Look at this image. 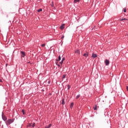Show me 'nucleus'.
<instances>
[{
    "mask_svg": "<svg viewBox=\"0 0 128 128\" xmlns=\"http://www.w3.org/2000/svg\"><path fill=\"white\" fill-rule=\"evenodd\" d=\"M0 82H2V79H0Z\"/></svg>",
    "mask_w": 128,
    "mask_h": 128,
    "instance_id": "obj_28",
    "label": "nucleus"
},
{
    "mask_svg": "<svg viewBox=\"0 0 128 128\" xmlns=\"http://www.w3.org/2000/svg\"><path fill=\"white\" fill-rule=\"evenodd\" d=\"M80 2V0H74V2L75 4H76V2Z\"/></svg>",
    "mask_w": 128,
    "mask_h": 128,
    "instance_id": "obj_14",
    "label": "nucleus"
},
{
    "mask_svg": "<svg viewBox=\"0 0 128 128\" xmlns=\"http://www.w3.org/2000/svg\"><path fill=\"white\" fill-rule=\"evenodd\" d=\"M64 38V36H62V37L61 38H62V40L63 38Z\"/></svg>",
    "mask_w": 128,
    "mask_h": 128,
    "instance_id": "obj_27",
    "label": "nucleus"
},
{
    "mask_svg": "<svg viewBox=\"0 0 128 128\" xmlns=\"http://www.w3.org/2000/svg\"><path fill=\"white\" fill-rule=\"evenodd\" d=\"M51 6H52V7L54 6V2H52Z\"/></svg>",
    "mask_w": 128,
    "mask_h": 128,
    "instance_id": "obj_20",
    "label": "nucleus"
},
{
    "mask_svg": "<svg viewBox=\"0 0 128 128\" xmlns=\"http://www.w3.org/2000/svg\"><path fill=\"white\" fill-rule=\"evenodd\" d=\"M62 104H64V99L62 100Z\"/></svg>",
    "mask_w": 128,
    "mask_h": 128,
    "instance_id": "obj_15",
    "label": "nucleus"
},
{
    "mask_svg": "<svg viewBox=\"0 0 128 128\" xmlns=\"http://www.w3.org/2000/svg\"><path fill=\"white\" fill-rule=\"evenodd\" d=\"M126 90L128 91V86H126Z\"/></svg>",
    "mask_w": 128,
    "mask_h": 128,
    "instance_id": "obj_30",
    "label": "nucleus"
},
{
    "mask_svg": "<svg viewBox=\"0 0 128 128\" xmlns=\"http://www.w3.org/2000/svg\"><path fill=\"white\" fill-rule=\"evenodd\" d=\"M14 122V119H8L6 122V126H10V124H12Z\"/></svg>",
    "mask_w": 128,
    "mask_h": 128,
    "instance_id": "obj_1",
    "label": "nucleus"
},
{
    "mask_svg": "<svg viewBox=\"0 0 128 128\" xmlns=\"http://www.w3.org/2000/svg\"><path fill=\"white\" fill-rule=\"evenodd\" d=\"M94 110H96V106L94 107Z\"/></svg>",
    "mask_w": 128,
    "mask_h": 128,
    "instance_id": "obj_21",
    "label": "nucleus"
},
{
    "mask_svg": "<svg viewBox=\"0 0 128 128\" xmlns=\"http://www.w3.org/2000/svg\"><path fill=\"white\" fill-rule=\"evenodd\" d=\"M50 126H52V124H50L48 126H46V128H50Z\"/></svg>",
    "mask_w": 128,
    "mask_h": 128,
    "instance_id": "obj_11",
    "label": "nucleus"
},
{
    "mask_svg": "<svg viewBox=\"0 0 128 128\" xmlns=\"http://www.w3.org/2000/svg\"><path fill=\"white\" fill-rule=\"evenodd\" d=\"M83 56H85V58H88V52H86V53L84 54Z\"/></svg>",
    "mask_w": 128,
    "mask_h": 128,
    "instance_id": "obj_6",
    "label": "nucleus"
},
{
    "mask_svg": "<svg viewBox=\"0 0 128 128\" xmlns=\"http://www.w3.org/2000/svg\"><path fill=\"white\" fill-rule=\"evenodd\" d=\"M34 126H36V123H34L32 125V128H34Z\"/></svg>",
    "mask_w": 128,
    "mask_h": 128,
    "instance_id": "obj_22",
    "label": "nucleus"
},
{
    "mask_svg": "<svg viewBox=\"0 0 128 128\" xmlns=\"http://www.w3.org/2000/svg\"><path fill=\"white\" fill-rule=\"evenodd\" d=\"M122 20H128V19L125 18H122V19H120V22H122Z\"/></svg>",
    "mask_w": 128,
    "mask_h": 128,
    "instance_id": "obj_9",
    "label": "nucleus"
},
{
    "mask_svg": "<svg viewBox=\"0 0 128 128\" xmlns=\"http://www.w3.org/2000/svg\"><path fill=\"white\" fill-rule=\"evenodd\" d=\"M60 60H62V58H61L60 56H58V60H57L58 62H60Z\"/></svg>",
    "mask_w": 128,
    "mask_h": 128,
    "instance_id": "obj_10",
    "label": "nucleus"
},
{
    "mask_svg": "<svg viewBox=\"0 0 128 128\" xmlns=\"http://www.w3.org/2000/svg\"><path fill=\"white\" fill-rule=\"evenodd\" d=\"M74 106V102L71 103L70 107L71 108H72V107Z\"/></svg>",
    "mask_w": 128,
    "mask_h": 128,
    "instance_id": "obj_12",
    "label": "nucleus"
},
{
    "mask_svg": "<svg viewBox=\"0 0 128 128\" xmlns=\"http://www.w3.org/2000/svg\"><path fill=\"white\" fill-rule=\"evenodd\" d=\"M42 9H39L38 12H42Z\"/></svg>",
    "mask_w": 128,
    "mask_h": 128,
    "instance_id": "obj_18",
    "label": "nucleus"
},
{
    "mask_svg": "<svg viewBox=\"0 0 128 128\" xmlns=\"http://www.w3.org/2000/svg\"><path fill=\"white\" fill-rule=\"evenodd\" d=\"M106 66H108L110 64V60H105Z\"/></svg>",
    "mask_w": 128,
    "mask_h": 128,
    "instance_id": "obj_3",
    "label": "nucleus"
},
{
    "mask_svg": "<svg viewBox=\"0 0 128 128\" xmlns=\"http://www.w3.org/2000/svg\"><path fill=\"white\" fill-rule=\"evenodd\" d=\"M124 12H126V8L124 9Z\"/></svg>",
    "mask_w": 128,
    "mask_h": 128,
    "instance_id": "obj_25",
    "label": "nucleus"
},
{
    "mask_svg": "<svg viewBox=\"0 0 128 128\" xmlns=\"http://www.w3.org/2000/svg\"><path fill=\"white\" fill-rule=\"evenodd\" d=\"M62 78H66V75L63 76Z\"/></svg>",
    "mask_w": 128,
    "mask_h": 128,
    "instance_id": "obj_26",
    "label": "nucleus"
},
{
    "mask_svg": "<svg viewBox=\"0 0 128 128\" xmlns=\"http://www.w3.org/2000/svg\"><path fill=\"white\" fill-rule=\"evenodd\" d=\"M30 126H32V124H28V125L27 126V127L28 128V127H30Z\"/></svg>",
    "mask_w": 128,
    "mask_h": 128,
    "instance_id": "obj_16",
    "label": "nucleus"
},
{
    "mask_svg": "<svg viewBox=\"0 0 128 128\" xmlns=\"http://www.w3.org/2000/svg\"><path fill=\"white\" fill-rule=\"evenodd\" d=\"M92 58H97L98 56L96 54L92 53Z\"/></svg>",
    "mask_w": 128,
    "mask_h": 128,
    "instance_id": "obj_8",
    "label": "nucleus"
},
{
    "mask_svg": "<svg viewBox=\"0 0 128 128\" xmlns=\"http://www.w3.org/2000/svg\"><path fill=\"white\" fill-rule=\"evenodd\" d=\"M68 90H70V85H68Z\"/></svg>",
    "mask_w": 128,
    "mask_h": 128,
    "instance_id": "obj_24",
    "label": "nucleus"
},
{
    "mask_svg": "<svg viewBox=\"0 0 128 128\" xmlns=\"http://www.w3.org/2000/svg\"><path fill=\"white\" fill-rule=\"evenodd\" d=\"M60 30H64V24H62V25L60 26Z\"/></svg>",
    "mask_w": 128,
    "mask_h": 128,
    "instance_id": "obj_7",
    "label": "nucleus"
},
{
    "mask_svg": "<svg viewBox=\"0 0 128 128\" xmlns=\"http://www.w3.org/2000/svg\"><path fill=\"white\" fill-rule=\"evenodd\" d=\"M80 94L78 95V96H76V99L78 100V98H80Z\"/></svg>",
    "mask_w": 128,
    "mask_h": 128,
    "instance_id": "obj_17",
    "label": "nucleus"
},
{
    "mask_svg": "<svg viewBox=\"0 0 128 128\" xmlns=\"http://www.w3.org/2000/svg\"><path fill=\"white\" fill-rule=\"evenodd\" d=\"M50 81L48 82V84H50Z\"/></svg>",
    "mask_w": 128,
    "mask_h": 128,
    "instance_id": "obj_31",
    "label": "nucleus"
},
{
    "mask_svg": "<svg viewBox=\"0 0 128 128\" xmlns=\"http://www.w3.org/2000/svg\"><path fill=\"white\" fill-rule=\"evenodd\" d=\"M57 66H58L59 68H60V64H58Z\"/></svg>",
    "mask_w": 128,
    "mask_h": 128,
    "instance_id": "obj_29",
    "label": "nucleus"
},
{
    "mask_svg": "<svg viewBox=\"0 0 128 128\" xmlns=\"http://www.w3.org/2000/svg\"><path fill=\"white\" fill-rule=\"evenodd\" d=\"M41 46H42L44 48V46H46V44H42L41 45Z\"/></svg>",
    "mask_w": 128,
    "mask_h": 128,
    "instance_id": "obj_23",
    "label": "nucleus"
},
{
    "mask_svg": "<svg viewBox=\"0 0 128 128\" xmlns=\"http://www.w3.org/2000/svg\"><path fill=\"white\" fill-rule=\"evenodd\" d=\"M22 114H26V113H24V110H22Z\"/></svg>",
    "mask_w": 128,
    "mask_h": 128,
    "instance_id": "obj_19",
    "label": "nucleus"
},
{
    "mask_svg": "<svg viewBox=\"0 0 128 128\" xmlns=\"http://www.w3.org/2000/svg\"><path fill=\"white\" fill-rule=\"evenodd\" d=\"M21 54H22V58H24L26 56V53H24V52H21Z\"/></svg>",
    "mask_w": 128,
    "mask_h": 128,
    "instance_id": "obj_5",
    "label": "nucleus"
},
{
    "mask_svg": "<svg viewBox=\"0 0 128 128\" xmlns=\"http://www.w3.org/2000/svg\"><path fill=\"white\" fill-rule=\"evenodd\" d=\"M76 54H80V50H77L75 52Z\"/></svg>",
    "mask_w": 128,
    "mask_h": 128,
    "instance_id": "obj_13",
    "label": "nucleus"
},
{
    "mask_svg": "<svg viewBox=\"0 0 128 128\" xmlns=\"http://www.w3.org/2000/svg\"><path fill=\"white\" fill-rule=\"evenodd\" d=\"M2 118L3 120H8V118H6V116L4 114H2Z\"/></svg>",
    "mask_w": 128,
    "mask_h": 128,
    "instance_id": "obj_2",
    "label": "nucleus"
},
{
    "mask_svg": "<svg viewBox=\"0 0 128 128\" xmlns=\"http://www.w3.org/2000/svg\"><path fill=\"white\" fill-rule=\"evenodd\" d=\"M64 60H66V58H62V61L60 62V64H64Z\"/></svg>",
    "mask_w": 128,
    "mask_h": 128,
    "instance_id": "obj_4",
    "label": "nucleus"
}]
</instances>
